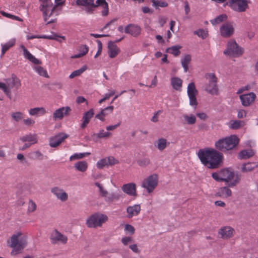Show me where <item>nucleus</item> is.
<instances>
[{
	"label": "nucleus",
	"mask_w": 258,
	"mask_h": 258,
	"mask_svg": "<svg viewBox=\"0 0 258 258\" xmlns=\"http://www.w3.org/2000/svg\"><path fill=\"white\" fill-rule=\"evenodd\" d=\"M255 95L254 93L251 92L240 96V99L242 104L244 106H248L254 100Z\"/></svg>",
	"instance_id": "nucleus-19"
},
{
	"label": "nucleus",
	"mask_w": 258,
	"mask_h": 258,
	"mask_svg": "<svg viewBox=\"0 0 258 258\" xmlns=\"http://www.w3.org/2000/svg\"><path fill=\"white\" fill-rule=\"evenodd\" d=\"M105 201L107 202H112L113 201H118L121 197V192L119 191L116 192H112L108 196L105 197Z\"/></svg>",
	"instance_id": "nucleus-37"
},
{
	"label": "nucleus",
	"mask_w": 258,
	"mask_h": 258,
	"mask_svg": "<svg viewBox=\"0 0 258 258\" xmlns=\"http://www.w3.org/2000/svg\"><path fill=\"white\" fill-rule=\"evenodd\" d=\"M34 38H51L50 37L46 36V35H28L27 39H32Z\"/></svg>",
	"instance_id": "nucleus-63"
},
{
	"label": "nucleus",
	"mask_w": 258,
	"mask_h": 258,
	"mask_svg": "<svg viewBox=\"0 0 258 258\" xmlns=\"http://www.w3.org/2000/svg\"><path fill=\"white\" fill-rule=\"evenodd\" d=\"M118 163L113 157L109 156L107 158H105L101 159L97 162L96 166L98 169H102L105 166H112Z\"/></svg>",
	"instance_id": "nucleus-17"
},
{
	"label": "nucleus",
	"mask_w": 258,
	"mask_h": 258,
	"mask_svg": "<svg viewBox=\"0 0 258 258\" xmlns=\"http://www.w3.org/2000/svg\"><path fill=\"white\" fill-rule=\"evenodd\" d=\"M50 239L52 244H56L57 242L66 244L68 241L67 237L56 229L51 233Z\"/></svg>",
	"instance_id": "nucleus-14"
},
{
	"label": "nucleus",
	"mask_w": 258,
	"mask_h": 258,
	"mask_svg": "<svg viewBox=\"0 0 258 258\" xmlns=\"http://www.w3.org/2000/svg\"><path fill=\"white\" fill-rule=\"evenodd\" d=\"M51 191L58 199L61 201L64 202L68 200V194L61 188L54 187L51 188Z\"/></svg>",
	"instance_id": "nucleus-22"
},
{
	"label": "nucleus",
	"mask_w": 258,
	"mask_h": 258,
	"mask_svg": "<svg viewBox=\"0 0 258 258\" xmlns=\"http://www.w3.org/2000/svg\"><path fill=\"white\" fill-rule=\"evenodd\" d=\"M256 167L254 163H247L243 164L241 168V171L243 172H247L251 171Z\"/></svg>",
	"instance_id": "nucleus-44"
},
{
	"label": "nucleus",
	"mask_w": 258,
	"mask_h": 258,
	"mask_svg": "<svg viewBox=\"0 0 258 258\" xmlns=\"http://www.w3.org/2000/svg\"><path fill=\"white\" fill-rule=\"evenodd\" d=\"M75 168L78 171L84 172L88 168V163L85 161H79L74 165Z\"/></svg>",
	"instance_id": "nucleus-39"
},
{
	"label": "nucleus",
	"mask_w": 258,
	"mask_h": 258,
	"mask_svg": "<svg viewBox=\"0 0 258 258\" xmlns=\"http://www.w3.org/2000/svg\"><path fill=\"white\" fill-rule=\"evenodd\" d=\"M232 194L231 190L228 187L224 186L220 187L218 189L216 195L218 196L224 198H228L231 196Z\"/></svg>",
	"instance_id": "nucleus-32"
},
{
	"label": "nucleus",
	"mask_w": 258,
	"mask_h": 258,
	"mask_svg": "<svg viewBox=\"0 0 258 258\" xmlns=\"http://www.w3.org/2000/svg\"><path fill=\"white\" fill-rule=\"evenodd\" d=\"M29 113L31 115L40 116L46 113L45 109L43 107H35L29 110Z\"/></svg>",
	"instance_id": "nucleus-35"
},
{
	"label": "nucleus",
	"mask_w": 258,
	"mask_h": 258,
	"mask_svg": "<svg viewBox=\"0 0 258 258\" xmlns=\"http://www.w3.org/2000/svg\"><path fill=\"white\" fill-rule=\"evenodd\" d=\"M36 209V204L32 200L29 202L28 211L30 212H34Z\"/></svg>",
	"instance_id": "nucleus-59"
},
{
	"label": "nucleus",
	"mask_w": 258,
	"mask_h": 258,
	"mask_svg": "<svg viewBox=\"0 0 258 258\" xmlns=\"http://www.w3.org/2000/svg\"><path fill=\"white\" fill-rule=\"evenodd\" d=\"M234 229L230 227H224L220 229L219 233L223 239L229 238L233 236Z\"/></svg>",
	"instance_id": "nucleus-26"
},
{
	"label": "nucleus",
	"mask_w": 258,
	"mask_h": 258,
	"mask_svg": "<svg viewBox=\"0 0 258 258\" xmlns=\"http://www.w3.org/2000/svg\"><path fill=\"white\" fill-rule=\"evenodd\" d=\"M239 144V139L236 135L220 139L215 143V148L222 152L226 153L234 149Z\"/></svg>",
	"instance_id": "nucleus-2"
},
{
	"label": "nucleus",
	"mask_w": 258,
	"mask_h": 258,
	"mask_svg": "<svg viewBox=\"0 0 258 258\" xmlns=\"http://www.w3.org/2000/svg\"><path fill=\"white\" fill-rule=\"evenodd\" d=\"M184 120L186 121V123L188 124H194L196 123V116L191 114L189 115L187 114H183L182 116Z\"/></svg>",
	"instance_id": "nucleus-42"
},
{
	"label": "nucleus",
	"mask_w": 258,
	"mask_h": 258,
	"mask_svg": "<svg viewBox=\"0 0 258 258\" xmlns=\"http://www.w3.org/2000/svg\"><path fill=\"white\" fill-rule=\"evenodd\" d=\"M62 5V3H57L54 6L52 5V6H48L40 9V10L42 12L44 20L46 22L50 17L53 15L57 16L59 11L61 10L59 6Z\"/></svg>",
	"instance_id": "nucleus-7"
},
{
	"label": "nucleus",
	"mask_w": 258,
	"mask_h": 258,
	"mask_svg": "<svg viewBox=\"0 0 258 258\" xmlns=\"http://www.w3.org/2000/svg\"><path fill=\"white\" fill-rule=\"evenodd\" d=\"M41 2L40 9L48 6H52V3L51 0H39Z\"/></svg>",
	"instance_id": "nucleus-53"
},
{
	"label": "nucleus",
	"mask_w": 258,
	"mask_h": 258,
	"mask_svg": "<svg viewBox=\"0 0 258 258\" xmlns=\"http://www.w3.org/2000/svg\"><path fill=\"white\" fill-rule=\"evenodd\" d=\"M167 144L169 145V143H167L165 139H159L158 140L157 148L159 150L162 151L166 148Z\"/></svg>",
	"instance_id": "nucleus-45"
},
{
	"label": "nucleus",
	"mask_w": 258,
	"mask_h": 258,
	"mask_svg": "<svg viewBox=\"0 0 258 258\" xmlns=\"http://www.w3.org/2000/svg\"><path fill=\"white\" fill-rule=\"evenodd\" d=\"M212 177L217 181H222L221 177L220 176V172H215L212 175Z\"/></svg>",
	"instance_id": "nucleus-64"
},
{
	"label": "nucleus",
	"mask_w": 258,
	"mask_h": 258,
	"mask_svg": "<svg viewBox=\"0 0 258 258\" xmlns=\"http://www.w3.org/2000/svg\"><path fill=\"white\" fill-rule=\"evenodd\" d=\"M90 154L89 152H86L84 153H76L72 155L70 158V161L81 159L84 158L85 156L89 155Z\"/></svg>",
	"instance_id": "nucleus-46"
},
{
	"label": "nucleus",
	"mask_w": 258,
	"mask_h": 258,
	"mask_svg": "<svg viewBox=\"0 0 258 258\" xmlns=\"http://www.w3.org/2000/svg\"><path fill=\"white\" fill-rule=\"evenodd\" d=\"M96 42H97V45H98V49H97V52L96 54L94 56L95 58L97 57L98 56H99L101 54L102 49V44L101 41L99 40H97Z\"/></svg>",
	"instance_id": "nucleus-57"
},
{
	"label": "nucleus",
	"mask_w": 258,
	"mask_h": 258,
	"mask_svg": "<svg viewBox=\"0 0 258 258\" xmlns=\"http://www.w3.org/2000/svg\"><path fill=\"white\" fill-rule=\"evenodd\" d=\"M95 185L98 187L99 192H100L101 196L103 197H106L108 194V192L107 190H105L101 184L99 182H96Z\"/></svg>",
	"instance_id": "nucleus-52"
},
{
	"label": "nucleus",
	"mask_w": 258,
	"mask_h": 258,
	"mask_svg": "<svg viewBox=\"0 0 258 258\" xmlns=\"http://www.w3.org/2000/svg\"><path fill=\"white\" fill-rule=\"evenodd\" d=\"M71 108L69 106L62 107L56 109L53 114V118L54 120L57 119H61L64 116L69 115Z\"/></svg>",
	"instance_id": "nucleus-18"
},
{
	"label": "nucleus",
	"mask_w": 258,
	"mask_h": 258,
	"mask_svg": "<svg viewBox=\"0 0 258 258\" xmlns=\"http://www.w3.org/2000/svg\"><path fill=\"white\" fill-rule=\"evenodd\" d=\"M21 235L22 233L21 232H19L16 234H14L11 237V243L10 245V246L13 248L11 252L12 254L16 255L19 253L26 246L27 241L25 238L23 237L19 239V237Z\"/></svg>",
	"instance_id": "nucleus-5"
},
{
	"label": "nucleus",
	"mask_w": 258,
	"mask_h": 258,
	"mask_svg": "<svg viewBox=\"0 0 258 258\" xmlns=\"http://www.w3.org/2000/svg\"><path fill=\"white\" fill-rule=\"evenodd\" d=\"M121 242L124 245H127L129 243L133 241V239L131 237H124L121 238Z\"/></svg>",
	"instance_id": "nucleus-62"
},
{
	"label": "nucleus",
	"mask_w": 258,
	"mask_h": 258,
	"mask_svg": "<svg viewBox=\"0 0 258 258\" xmlns=\"http://www.w3.org/2000/svg\"><path fill=\"white\" fill-rule=\"evenodd\" d=\"M20 140L23 142H28V143L35 144L37 142V140L35 135L29 134L21 137Z\"/></svg>",
	"instance_id": "nucleus-36"
},
{
	"label": "nucleus",
	"mask_w": 258,
	"mask_h": 258,
	"mask_svg": "<svg viewBox=\"0 0 258 258\" xmlns=\"http://www.w3.org/2000/svg\"><path fill=\"white\" fill-rule=\"evenodd\" d=\"M194 33L197 35L199 37H201L202 39L206 38L208 36L207 31L203 29H200L198 31H195Z\"/></svg>",
	"instance_id": "nucleus-51"
},
{
	"label": "nucleus",
	"mask_w": 258,
	"mask_h": 258,
	"mask_svg": "<svg viewBox=\"0 0 258 258\" xmlns=\"http://www.w3.org/2000/svg\"><path fill=\"white\" fill-rule=\"evenodd\" d=\"M248 0H230L228 5L234 11L241 13L248 8Z\"/></svg>",
	"instance_id": "nucleus-10"
},
{
	"label": "nucleus",
	"mask_w": 258,
	"mask_h": 258,
	"mask_svg": "<svg viewBox=\"0 0 258 258\" xmlns=\"http://www.w3.org/2000/svg\"><path fill=\"white\" fill-rule=\"evenodd\" d=\"M187 93L189 99L190 105L193 106L195 108H196L198 105L196 97L198 94V91L196 88L195 84L194 82H191L188 85Z\"/></svg>",
	"instance_id": "nucleus-11"
},
{
	"label": "nucleus",
	"mask_w": 258,
	"mask_h": 258,
	"mask_svg": "<svg viewBox=\"0 0 258 258\" xmlns=\"http://www.w3.org/2000/svg\"><path fill=\"white\" fill-rule=\"evenodd\" d=\"M220 32L223 37H230L234 32L233 26L229 23L224 24L220 28Z\"/></svg>",
	"instance_id": "nucleus-20"
},
{
	"label": "nucleus",
	"mask_w": 258,
	"mask_h": 258,
	"mask_svg": "<svg viewBox=\"0 0 258 258\" xmlns=\"http://www.w3.org/2000/svg\"><path fill=\"white\" fill-rule=\"evenodd\" d=\"M205 77L208 80V83L205 86V90L211 95H218V78L216 75L214 73H207Z\"/></svg>",
	"instance_id": "nucleus-6"
},
{
	"label": "nucleus",
	"mask_w": 258,
	"mask_h": 258,
	"mask_svg": "<svg viewBox=\"0 0 258 258\" xmlns=\"http://www.w3.org/2000/svg\"><path fill=\"white\" fill-rule=\"evenodd\" d=\"M107 47L108 53L110 58H114L116 56L120 51L119 48L115 44L114 41H109Z\"/></svg>",
	"instance_id": "nucleus-23"
},
{
	"label": "nucleus",
	"mask_w": 258,
	"mask_h": 258,
	"mask_svg": "<svg viewBox=\"0 0 258 258\" xmlns=\"http://www.w3.org/2000/svg\"><path fill=\"white\" fill-rule=\"evenodd\" d=\"M6 82L5 87L8 92H5V93L10 97L11 89L14 87L18 89L21 86L20 80L15 75H13L12 78L6 79Z\"/></svg>",
	"instance_id": "nucleus-12"
},
{
	"label": "nucleus",
	"mask_w": 258,
	"mask_h": 258,
	"mask_svg": "<svg viewBox=\"0 0 258 258\" xmlns=\"http://www.w3.org/2000/svg\"><path fill=\"white\" fill-rule=\"evenodd\" d=\"M113 109L114 107L113 106H108L103 109H102L98 114L96 115L95 117L101 121H104L105 119L104 117L108 114L107 112L109 111L111 113L113 111Z\"/></svg>",
	"instance_id": "nucleus-31"
},
{
	"label": "nucleus",
	"mask_w": 258,
	"mask_h": 258,
	"mask_svg": "<svg viewBox=\"0 0 258 258\" xmlns=\"http://www.w3.org/2000/svg\"><path fill=\"white\" fill-rule=\"evenodd\" d=\"M108 218L103 214L96 213L89 216L86 220V225L88 227L96 228L101 227L102 224L105 223Z\"/></svg>",
	"instance_id": "nucleus-4"
},
{
	"label": "nucleus",
	"mask_w": 258,
	"mask_h": 258,
	"mask_svg": "<svg viewBox=\"0 0 258 258\" xmlns=\"http://www.w3.org/2000/svg\"><path fill=\"white\" fill-rule=\"evenodd\" d=\"M124 230L131 235L134 234L135 231L134 227L132 225L127 224L125 225Z\"/></svg>",
	"instance_id": "nucleus-56"
},
{
	"label": "nucleus",
	"mask_w": 258,
	"mask_h": 258,
	"mask_svg": "<svg viewBox=\"0 0 258 258\" xmlns=\"http://www.w3.org/2000/svg\"><path fill=\"white\" fill-rule=\"evenodd\" d=\"M243 50L241 47L236 43L235 41H230L227 45V49L224 51L226 55L237 57L242 55Z\"/></svg>",
	"instance_id": "nucleus-9"
},
{
	"label": "nucleus",
	"mask_w": 258,
	"mask_h": 258,
	"mask_svg": "<svg viewBox=\"0 0 258 258\" xmlns=\"http://www.w3.org/2000/svg\"><path fill=\"white\" fill-rule=\"evenodd\" d=\"M153 6L157 8L158 7L165 8L168 6V4L165 2L158 1L156 0H152Z\"/></svg>",
	"instance_id": "nucleus-50"
},
{
	"label": "nucleus",
	"mask_w": 258,
	"mask_h": 258,
	"mask_svg": "<svg viewBox=\"0 0 258 258\" xmlns=\"http://www.w3.org/2000/svg\"><path fill=\"white\" fill-rule=\"evenodd\" d=\"M141 32V27L136 24H130L124 28V32L131 35L134 37H138L140 35Z\"/></svg>",
	"instance_id": "nucleus-15"
},
{
	"label": "nucleus",
	"mask_w": 258,
	"mask_h": 258,
	"mask_svg": "<svg viewBox=\"0 0 258 258\" xmlns=\"http://www.w3.org/2000/svg\"><path fill=\"white\" fill-rule=\"evenodd\" d=\"M15 43V40L12 39L5 44H2V54L1 57L3 56L7 50H8L11 47L14 45Z\"/></svg>",
	"instance_id": "nucleus-40"
},
{
	"label": "nucleus",
	"mask_w": 258,
	"mask_h": 258,
	"mask_svg": "<svg viewBox=\"0 0 258 258\" xmlns=\"http://www.w3.org/2000/svg\"><path fill=\"white\" fill-rule=\"evenodd\" d=\"M254 154V152L252 149L243 150L241 151L238 155L239 159H247L252 157Z\"/></svg>",
	"instance_id": "nucleus-30"
},
{
	"label": "nucleus",
	"mask_w": 258,
	"mask_h": 258,
	"mask_svg": "<svg viewBox=\"0 0 258 258\" xmlns=\"http://www.w3.org/2000/svg\"><path fill=\"white\" fill-rule=\"evenodd\" d=\"M122 191L131 196H136V185L134 183H128L123 184L121 187Z\"/></svg>",
	"instance_id": "nucleus-21"
},
{
	"label": "nucleus",
	"mask_w": 258,
	"mask_h": 258,
	"mask_svg": "<svg viewBox=\"0 0 258 258\" xmlns=\"http://www.w3.org/2000/svg\"><path fill=\"white\" fill-rule=\"evenodd\" d=\"M198 157L202 163L210 169L217 168L222 163L223 154L216 149H200Z\"/></svg>",
	"instance_id": "nucleus-1"
},
{
	"label": "nucleus",
	"mask_w": 258,
	"mask_h": 258,
	"mask_svg": "<svg viewBox=\"0 0 258 258\" xmlns=\"http://www.w3.org/2000/svg\"><path fill=\"white\" fill-rule=\"evenodd\" d=\"M21 47L23 50L24 55L26 58L29 59L34 64H40L41 63V61L35 57L32 54H31L24 45H22Z\"/></svg>",
	"instance_id": "nucleus-29"
},
{
	"label": "nucleus",
	"mask_w": 258,
	"mask_h": 258,
	"mask_svg": "<svg viewBox=\"0 0 258 258\" xmlns=\"http://www.w3.org/2000/svg\"><path fill=\"white\" fill-rule=\"evenodd\" d=\"M94 114V112L93 109H90L89 110L84 113L81 120L82 123L80 125L81 128H84L87 126L90 119L93 116Z\"/></svg>",
	"instance_id": "nucleus-24"
},
{
	"label": "nucleus",
	"mask_w": 258,
	"mask_h": 258,
	"mask_svg": "<svg viewBox=\"0 0 258 258\" xmlns=\"http://www.w3.org/2000/svg\"><path fill=\"white\" fill-rule=\"evenodd\" d=\"M244 125V122L241 120H231L229 122V127L232 130H237Z\"/></svg>",
	"instance_id": "nucleus-38"
},
{
	"label": "nucleus",
	"mask_w": 258,
	"mask_h": 258,
	"mask_svg": "<svg viewBox=\"0 0 258 258\" xmlns=\"http://www.w3.org/2000/svg\"><path fill=\"white\" fill-rule=\"evenodd\" d=\"M171 84L174 89L180 91L182 87V81L178 77H173L171 79Z\"/></svg>",
	"instance_id": "nucleus-33"
},
{
	"label": "nucleus",
	"mask_w": 258,
	"mask_h": 258,
	"mask_svg": "<svg viewBox=\"0 0 258 258\" xmlns=\"http://www.w3.org/2000/svg\"><path fill=\"white\" fill-rule=\"evenodd\" d=\"M158 175L153 174L145 178L142 182V186L146 188L148 193L152 192L158 185Z\"/></svg>",
	"instance_id": "nucleus-8"
},
{
	"label": "nucleus",
	"mask_w": 258,
	"mask_h": 258,
	"mask_svg": "<svg viewBox=\"0 0 258 258\" xmlns=\"http://www.w3.org/2000/svg\"><path fill=\"white\" fill-rule=\"evenodd\" d=\"M111 135V133L106 132L104 130H100L98 133H93L91 137L94 141H97L98 139H107Z\"/></svg>",
	"instance_id": "nucleus-27"
},
{
	"label": "nucleus",
	"mask_w": 258,
	"mask_h": 258,
	"mask_svg": "<svg viewBox=\"0 0 258 258\" xmlns=\"http://www.w3.org/2000/svg\"><path fill=\"white\" fill-rule=\"evenodd\" d=\"M76 5L84 7V10L88 14L93 13L95 6L94 0H77Z\"/></svg>",
	"instance_id": "nucleus-16"
},
{
	"label": "nucleus",
	"mask_w": 258,
	"mask_h": 258,
	"mask_svg": "<svg viewBox=\"0 0 258 258\" xmlns=\"http://www.w3.org/2000/svg\"><path fill=\"white\" fill-rule=\"evenodd\" d=\"M191 60V55L189 54H185L183 58L181 59V63L183 68L184 72H187L188 70V64Z\"/></svg>",
	"instance_id": "nucleus-34"
},
{
	"label": "nucleus",
	"mask_w": 258,
	"mask_h": 258,
	"mask_svg": "<svg viewBox=\"0 0 258 258\" xmlns=\"http://www.w3.org/2000/svg\"><path fill=\"white\" fill-rule=\"evenodd\" d=\"M141 211V207L139 205H135L132 206H129L126 209L127 213V217L131 218L135 216H137Z\"/></svg>",
	"instance_id": "nucleus-25"
},
{
	"label": "nucleus",
	"mask_w": 258,
	"mask_h": 258,
	"mask_svg": "<svg viewBox=\"0 0 258 258\" xmlns=\"http://www.w3.org/2000/svg\"><path fill=\"white\" fill-rule=\"evenodd\" d=\"M68 138V135L60 133L49 139V145L51 147L55 148L58 146L64 140Z\"/></svg>",
	"instance_id": "nucleus-13"
},
{
	"label": "nucleus",
	"mask_w": 258,
	"mask_h": 258,
	"mask_svg": "<svg viewBox=\"0 0 258 258\" xmlns=\"http://www.w3.org/2000/svg\"><path fill=\"white\" fill-rule=\"evenodd\" d=\"M86 69V67L85 66L83 67L79 70H76L74 71L69 76L70 78L73 79L75 77H77L80 76L81 74H82Z\"/></svg>",
	"instance_id": "nucleus-47"
},
{
	"label": "nucleus",
	"mask_w": 258,
	"mask_h": 258,
	"mask_svg": "<svg viewBox=\"0 0 258 258\" xmlns=\"http://www.w3.org/2000/svg\"><path fill=\"white\" fill-rule=\"evenodd\" d=\"M138 165L141 167H145L150 164V160L149 158H144L138 160Z\"/></svg>",
	"instance_id": "nucleus-48"
},
{
	"label": "nucleus",
	"mask_w": 258,
	"mask_h": 258,
	"mask_svg": "<svg viewBox=\"0 0 258 258\" xmlns=\"http://www.w3.org/2000/svg\"><path fill=\"white\" fill-rule=\"evenodd\" d=\"M219 172L222 181L229 182L228 187L235 186L240 180L241 175L238 173L235 174L231 169H224Z\"/></svg>",
	"instance_id": "nucleus-3"
},
{
	"label": "nucleus",
	"mask_w": 258,
	"mask_h": 258,
	"mask_svg": "<svg viewBox=\"0 0 258 258\" xmlns=\"http://www.w3.org/2000/svg\"><path fill=\"white\" fill-rule=\"evenodd\" d=\"M12 118L16 121H19L23 118V114L21 112H16L12 113Z\"/></svg>",
	"instance_id": "nucleus-55"
},
{
	"label": "nucleus",
	"mask_w": 258,
	"mask_h": 258,
	"mask_svg": "<svg viewBox=\"0 0 258 258\" xmlns=\"http://www.w3.org/2000/svg\"><path fill=\"white\" fill-rule=\"evenodd\" d=\"M227 16L225 14H222L218 16L216 18L211 20L210 22L213 25H216L219 24L227 19Z\"/></svg>",
	"instance_id": "nucleus-43"
},
{
	"label": "nucleus",
	"mask_w": 258,
	"mask_h": 258,
	"mask_svg": "<svg viewBox=\"0 0 258 258\" xmlns=\"http://www.w3.org/2000/svg\"><path fill=\"white\" fill-rule=\"evenodd\" d=\"M98 6H101L103 10L102 11V15L106 16L108 13V5L105 0H97L95 6L93 7V10Z\"/></svg>",
	"instance_id": "nucleus-28"
},
{
	"label": "nucleus",
	"mask_w": 258,
	"mask_h": 258,
	"mask_svg": "<svg viewBox=\"0 0 258 258\" xmlns=\"http://www.w3.org/2000/svg\"><path fill=\"white\" fill-rule=\"evenodd\" d=\"M162 110H159L158 111L154 113V115L151 119V121L154 122H157L158 121V116L162 113Z\"/></svg>",
	"instance_id": "nucleus-58"
},
{
	"label": "nucleus",
	"mask_w": 258,
	"mask_h": 258,
	"mask_svg": "<svg viewBox=\"0 0 258 258\" xmlns=\"http://www.w3.org/2000/svg\"><path fill=\"white\" fill-rule=\"evenodd\" d=\"M89 48L86 45H82L79 47V51L83 56L88 52Z\"/></svg>",
	"instance_id": "nucleus-60"
},
{
	"label": "nucleus",
	"mask_w": 258,
	"mask_h": 258,
	"mask_svg": "<svg viewBox=\"0 0 258 258\" xmlns=\"http://www.w3.org/2000/svg\"><path fill=\"white\" fill-rule=\"evenodd\" d=\"M32 158L35 159L41 160L42 159L43 155L39 151H36L32 153Z\"/></svg>",
	"instance_id": "nucleus-61"
},
{
	"label": "nucleus",
	"mask_w": 258,
	"mask_h": 258,
	"mask_svg": "<svg viewBox=\"0 0 258 258\" xmlns=\"http://www.w3.org/2000/svg\"><path fill=\"white\" fill-rule=\"evenodd\" d=\"M181 47L179 45H174L171 47L168 48L166 49V52L172 54L175 56H177L180 53L179 49L181 48Z\"/></svg>",
	"instance_id": "nucleus-41"
},
{
	"label": "nucleus",
	"mask_w": 258,
	"mask_h": 258,
	"mask_svg": "<svg viewBox=\"0 0 258 258\" xmlns=\"http://www.w3.org/2000/svg\"><path fill=\"white\" fill-rule=\"evenodd\" d=\"M46 36L50 37L51 38H47V39L55 40L59 42H61V40L60 39H61L62 40H65V39H66V37L64 36H59L57 35L56 34H54L52 35H46Z\"/></svg>",
	"instance_id": "nucleus-54"
},
{
	"label": "nucleus",
	"mask_w": 258,
	"mask_h": 258,
	"mask_svg": "<svg viewBox=\"0 0 258 258\" xmlns=\"http://www.w3.org/2000/svg\"><path fill=\"white\" fill-rule=\"evenodd\" d=\"M35 71L40 75L48 78L47 72L44 68L41 66H36L34 67Z\"/></svg>",
	"instance_id": "nucleus-49"
}]
</instances>
